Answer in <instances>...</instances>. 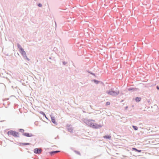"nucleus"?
Wrapping results in <instances>:
<instances>
[{
	"instance_id": "1",
	"label": "nucleus",
	"mask_w": 159,
	"mask_h": 159,
	"mask_svg": "<svg viewBox=\"0 0 159 159\" xmlns=\"http://www.w3.org/2000/svg\"><path fill=\"white\" fill-rule=\"evenodd\" d=\"M94 120H88L87 123L90 127L94 129H98L102 126L100 125H98L94 123Z\"/></svg>"
},
{
	"instance_id": "2",
	"label": "nucleus",
	"mask_w": 159,
	"mask_h": 159,
	"mask_svg": "<svg viewBox=\"0 0 159 159\" xmlns=\"http://www.w3.org/2000/svg\"><path fill=\"white\" fill-rule=\"evenodd\" d=\"M17 47L19 49V51L23 57H26V53L24 49L19 44H17Z\"/></svg>"
},
{
	"instance_id": "3",
	"label": "nucleus",
	"mask_w": 159,
	"mask_h": 159,
	"mask_svg": "<svg viewBox=\"0 0 159 159\" xmlns=\"http://www.w3.org/2000/svg\"><path fill=\"white\" fill-rule=\"evenodd\" d=\"M8 135H12L14 137H17L19 136V133L12 130L9 131L7 133Z\"/></svg>"
},
{
	"instance_id": "4",
	"label": "nucleus",
	"mask_w": 159,
	"mask_h": 159,
	"mask_svg": "<svg viewBox=\"0 0 159 159\" xmlns=\"http://www.w3.org/2000/svg\"><path fill=\"white\" fill-rule=\"evenodd\" d=\"M107 93L110 95H111L112 96H115L117 95L119 93L118 92H115L114 91H107Z\"/></svg>"
},
{
	"instance_id": "5",
	"label": "nucleus",
	"mask_w": 159,
	"mask_h": 159,
	"mask_svg": "<svg viewBox=\"0 0 159 159\" xmlns=\"http://www.w3.org/2000/svg\"><path fill=\"white\" fill-rule=\"evenodd\" d=\"M34 152L35 153H38L39 154L40 153L42 150L40 148H36L34 149Z\"/></svg>"
},
{
	"instance_id": "6",
	"label": "nucleus",
	"mask_w": 159,
	"mask_h": 159,
	"mask_svg": "<svg viewBox=\"0 0 159 159\" xmlns=\"http://www.w3.org/2000/svg\"><path fill=\"white\" fill-rule=\"evenodd\" d=\"M23 135L26 137H32L33 136V135L32 134L27 133H24Z\"/></svg>"
},
{
	"instance_id": "7",
	"label": "nucleus",
	"mask_w": 159,
	"mask_h": 159,
	"mask_svg": "<svg viewBox=\"0 0 159 159\" xmlns=\"http://www.w3.org/2000/svg\"><path fill=\"white\" fill-rule=\"evenodd\" d=\"M60 151H52L50 152L51 155L52 156L53 154L56 153H57L59 152Z\"/></svg>"
},
{
	"instance_id": "8",
	"label": "nucleus",
	"mask_w": 159,
	"mask_h": 159,
	"mask_svg": "<svg viewBox=\"0 0 159 159\" xmlns=\"http://www.w3.org/2000/svg\"><path fill=\"white\" fill-rule=\"evenodd\" d=\"M141 98L140 97H136L135 98V101L137 102H139L141 100Z\"/></svg>"
},
{
	"instance_id": "9",
	"label": "nucleus",
	"mask_w": 159,
	"mask_h": 159,
	"mask_svg": "<svg viewBox=\"0 0 159 159\" xmlns=\"http://www.w3.org/2000/svg\"><path fill=\"white\" fill-rule=\"evenodd\" d=\"M51 120H52V121L54 123H55V118L54 117H51Z\"/></svg>"
},
{
	"instance_id": "10",
	"label": "nucleus",
	"mask_w": 159,
	"mask_h": 159,
	"mask_svg": "<svg viewBox=\"0 0 159 159\" xmlns=\"http://www.w3.org/2000/svg\"><path fill=\"white\" fill-rule=\"evenodd\" d=\"M20 144L21 145H30V143H21Z\"/></svg>"
},
{
	"instance_id": "11",
	"label": "nucleus",
	"mask_w": 159,
	"mask_h": 159,
	"mask_svg": "<svg viewBox=\"0 0 159 159\" xmlns=\"http://www.w3.org/2000/svg\"><path fill=\"white\" fill-rule=\"evenodd\" d=\"M103 137L106 139H110L111 138V136L109 135H107L104 136Z\"/></svg>"
},
{
	"instance_id": "12",
	"label": "nucleus",
	"mask_w": 159,
	"mask_h": 159,
	"mask_svg": "<svg viewBox=\"0 0 159 159\" xmlns=\"http://www.w3.org/2000/svg\"><path fill=\"white\" fill-rule=\"evenodd\" d=\"M133 149L135 150L136 151L138 152H140L141 151V150H138L137 149H136V148H133Z\"/></svg>"
},
{
	"instance_id": "13",
	"label": "nucleus",
	"mask_w": 159,
	"mask_h": 159,
	"mask_svg": "<svg viewBox=\"0 0 159 159\" xmlns=\"http://www.w3.org/2000/svg\"><path fill=\"white\" fill-rule=\"evenodd\" d=\"M68 130L69 131L71 132L73 131V129L71 128H68Z\"/></svg>"
},
{
	"instance_id": "14",
	"label": "nucleus",
	"mask_w": 159,
	"mask_h": 159,
	"mask_svg": "<svg viewBox=\"0 0 159 159\" xmlns=\"http://www.w3.org/2000/svg\"><path fill=\"white\" fill-rule=\"evenodd\" d=\"M133 127L135 130H137L138 129V127L136 126L133 125Z\"/></svg>"
},
{
	"instance_id": "15",
	"label": "nucleus",
	"mask_w": 159,
	"mask_h": 159,
	"mask_svg": "<svg viewBox=\"0 0 159 159\" xmlns=\"http://www.w3.org/2000/svg\"><path fill=\"white\" fill-rule=\"evenodd\" d=\"M26 60L28 61H30V59L29 58H28L27 57V55H26V57H23Z\"/></svg>"
},
{
	"instance_id": "16",
	"label": "nucleus",
	"mask_w": 159,
	"mask_h": 159,
	"mask_svg": "<svg viewBox=\"0 0 159 159\" xmlns=\"http://www.w3.org/2000/svg\"><path fill=\"white\" fill-rule=\"evenodd\" d=\"M110 102H107L106 103V105L108 106L110 105Z\"/></svg>"
},
{
	"instance_id": "17",
	"label": "nucleus",
	"mask_w": 159,
	"mask_h": 159,
	"mask_svg": "<svg viewBox=\"0 0 159 159\" xmlns=\"http://www.w3.org/2000/svg\"><path fill=\"white\" fill-rule=\"evenodd\" d=\"M20 131L21 132H23L24 131V130L23 129H20Z\"/></svg>"
},
{
	"instance_id": "18",
	"label": "nucleus",
	"mask_w": 159,
	"mask_h": 159,
	"mask_svg": "<svg viewBox=\"0 0 159 159\" xmlns=\"http://www.w3.org/2000/svg\"><path fill=\"white\" fill-rule=\"evenodd\" d=\"M38 5L39 7H41L42 6V4H40V3L38 4Z\"/></svg>"
},
{
	"instance_id": "19",
	"label": "nucleus",
	"mask_w": 159,
	"mask_h": 159,
	"mask_svg": "<svg viewBox=\"0 0 159 159\" xmlns=\"http://www.w3.org/2000/svg\"><path fill=\"white\" fill-rule=\"evenodd\" d=\"M42 114L44 116L46 117V115H45V114L44 113H43V112H42Z\"/></svg>"
},
{
	"instance_id": "20",
	"label": "nucleus",
	"mask_w": 159,
	"mask_h": 159,
	"mask_svg": "<svg viewBox=\"0 0 159 159\" xmlns=\"http://www.w3.org/2000/svg\"><path fill=\"white\" fill-rule=\"evenodd\" d=\"M157 88L158 90H159V87L158 86H157Z\"/></svg>"
}]
</instances>
